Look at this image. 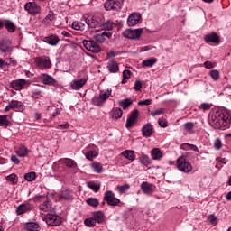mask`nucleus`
I'll return each mask as SVG.
<instances>
[{
	"label": "nucleus",
	"instance_id": "56",
	"mask_svg": "<svg viewBox=\"0 0 231 231\" xmlns=\"http://www.w3.org/2000/svg\"><path fill=\"white\" fill-rule=\"evenodd\" d=\"M184 129H185V131H188L189 133H190V131H192V129H194V123H192V122L185 123Z\"/></svg>",
	"mask_w": 231,
	"mask_h": 231
},
{
	"label": "nucleus",
	"instance_id": "40",
	"mask_svg": "<svg viewBox=\"0 0 231 231\" xmlns=\"http://www.w3.org/2000/svg\"><path fill=\"white\" fill-rule=\"evenodd\" d=\"M10 116H0V127H8L10 125Z\"/></svg>",
	"mask_w": 231,
	"mask_h": 231
},
{
	"label": "nucleus",
	"instance_id": "50",
	"mask_svg": "<svg viewBox=\"0 0 231 231\" xmlns=\"http://www.w3.org/2000/svg\"><path fill=\"white\" fill-rule=\"evenodd\" d=\"M55 17L53 16V11H50L47 16L43 19L44 24H50Z\"/></svg>",
	"mask_w": 231,
	"mask_h": 231
},
{
	"label": "nucleus",
	"instance_id": "43",
	"mask_svg": "<svg viewBox=\"0 0 231 231\" xmlns=\"http://www.w3.org/2000/svg\"><path fill=\"white\" fill-rule=\"evenodd\" d=\"M113 24L112 21H106L104 23H101V28L103 32H111V30H113Z\"/></svg>",
	"mask_w": 231,
	"mask_h": 231
},
{
	"label": "nucleus",
	"instance_id": "5",
	"mask_svg": "<svg viewBox=\"0 0 231 231\" xmlns=\"http://www.w3.org/2000/svg\"><path fill=\"white\" fill-rule=\"evenodd\" d=\"M82 44L86 50L91 51L92 53H99L101 50L100 45H98L93 40H83Z\"/></svg>",
	"mask_w": 231,
	"mask_h": 231
},
{
	"label": "nucleus",
	"instance_id": "15",
	"mask_svg": "<svg viewBox=\"0 0 231 231\" xmlns=\"http://www.w3.org/2000/svg\"><path fill=\"white\" fill-rule=\"evenodd\" d=\"M26 84H28V81L24 79H20L16 80H13L11 82V88L13 89H15V91H21V89H24L26 88Z\"/></svg>",
	"mask_w": 231,
	"mask_h": 231
},
{
	"label": "nucleus",
	"instance_id": "39",
	"mask_svg": "<svg viewBox=\"0 0 231 231\" xmlns=\"http://www.w3.org/2000/svg\"><path fill=\"white\" fill-rule=\"evenodd\" d=\"M40 210H42V212H51V202L49 200L43 202L42 205H40Z\"/></svg>",
	"mask_w": 231,
	"mask_h": 231
},
{
	"label": "nucleus",
	"instance_id": "26",
	"mask_svg": "<svg viewBox=\"0 0 231 231\" xmlns=\"http://www.w3.org/2000/svg\"><path fill=\"white\" fill-rule=\"evenodd\" d=\"M106 68L110 73H118V70L120 69L118 63L115 60L109 61Z\"/></svg>",
	"mask_w": 231,
	"mask_h": 231
},
{
	"label": "nucleus",
	"instance_id": "35",
	"mask_svg": "<svg viewBox=\"0 0 231 231\" xmlns=\"http://www.w3.org/2000/svg\"><path fill=\"white\" fill-rule=\"evenodd\" d=\"M142 133H143V136H146V137L151 136V134H152V125L146 124L144 126H143Z\"/></svg>",
	"mask_w": 231,
	"mask_h": 231
},
{
	"label": "nucleus",
	"instance_id": "61",
	"mask_svg": "<svg viewBox=\"0 0 231 231\" xmlns=\"http://www.w3.org/2000/svg\"><path fill=\"white\" fill-rule=\"evenodd\" d=\"M199 109H202V111H208V109H210V105L208 103H202L199 106Z\"/></svg>",
	"mask_w": 231,
	"mask_h": 231
},
{
	"label": "nucleus",
	"instance_id": "18",
	"mask_svg": "<svg viewBox=\"0 0 231 231\" xmlns=\"http://www.w3.org/2000/svg\"><path fill=\"white\" fill-rule=\"evenodd\" d=\"M60 39H59V36L55 34H51L50 36L43 38V42H46L47 44H50V46H57L60 42Z\"/></svg>",
	"mask_w": 231,
	"mask_h": 231
},
{
	"label": "nucleus",
	"instance_id": "46",
	"mask_svg": "<svg viewBox=\"0 0 231 231\" xmlns=\"http://www.w3.org/2000/svg\"><path fill=\"white\" fill-rule=\"evenodd\" d=\"M129 189H131V186H129V184H125L122 186H117L116 188V190H117L119 192V194H125V192H127V190H129Z\"/></svg>",
	"mask_w": 231,
	"mask_h": 231
},
{
	"label": "nucleus",
	"instance_id": "29",
	"mask_svg": "<svg viewBox=\"0 0 231 231\" xmlns=\"http://www.w3.org/2000/svg\"><path fill=\"white\" fill-rule=\"evenodd\" d=\"M158 62V59L156 58H150L147 60H143L142 67L143 68H152L154 64Z\"/></svg>",
	"mask_w": 231,
	"mask_h": 231
},
{
	"label": "nucleus",
	"instance_id": "60",
	"mask_svg": "<svg viewBox=\"0 0 231 231\" xmlns=\"http://www.w3.org/2000/svg\"><path fill=\"white\" fill-rule=\"evenodd\" d=\"M134 89L135 91H140V89H142V81L136 80L134 86Z\"/></svg>",
	"mask_w": 231,
	"mask_h": 231
},
{
	"label": "nucleus",
	"instance_id": "1",
	"mask_svg": "<svg viewBox=\"0 0 231 231\" xmlns=\"http://www.w3.org/2000/svg\"><path fill=\"white\" fill-rule=\"evenodd\" d=\"M111 93H113V90L111 88L100 90V93L98 96H95L92 98V103L94 106H104L106 104V100L111 97Z\"/></svg>",
	"mask_w": 231,
	"mask_h": 231
},
{
	"label": "nucleus",
	"instance_id": "10",
	"mask_svg": "<svg viewBox=\"0 0 231 231\" xmlns=\"http://www.w3.org/2000/svg\"><path fill=\"white\" fill-rule=\"evenodd\" d=\"M143 29H126L123 32V36L126 39H140Z\"/></svg>",
	"mask_w": 231,
	"mask_h": 231
},
{
	"label": "nucleus",
	"instance_id": "2",
	"mask_svg": "<svg viewBox=\"0 0 231 231\" xmlns=\"http://www.w3.org/2000/svg\"><path fill=\"white\" fill-rule=\"evenodd\" d=\"M177 168L181 172L185 174H189V172H192V164L190 162L187 161V159L183 156H180L177 160Z\"/></svg>",
	"mask_w": 231,
	"mask_h": 231
},
{
	"label": "nucleus",
	"instance_id": "20",
	"mask_svg": "<svg viewBox=\"0 0 231 231\" xmlns=\"http://www.w3.org/2000/svg\"><path fill=\"white\" fill-rule=\"evenodd\" d=\"M0 51L2 53H10V51H12V43L6 40L1 41L0 42Z\"/></svg>",
	"mask_w": 231,
	"mask_h": 231
},
{
	"label": "nucleus",
	"instance_id": "36",
	"mask_svg": "<svg viewBox=\"0 0 231 231\" xmlns=\"http://www.w3.org/2000/svg\"><path fill=\"white\" fill-rule=\"evenodd\" d=\"M139 162L142 165H144L145 167H147L148 165H151V158H149L148 155H145V153L140 154Z\"/></svg>",
	"mask_w": 231,
	"mask_h": 231
},
{
	"label": "nucleus",
	"instance_id": "64",
	"mask_svg": "<svg viewBox=\"0 0 231 231\" xmlns=\"http://www.w3.org/2000/svg\"><path fill=\"white\" fill-rule=\"evenodd\" d=\"M158 124L160 125V127H167V121L163 120V119H159Z\"/></svg>",
	"mask_w": 231,
	"mask_h": 231
},
{
	"label": "nucleus",
	"instance_id": "44",
	"mask_svg": "<svg viewBox=\"0 0 231 231\" xmlns=\"http://www.w3.org/2000/svg\"><path fill=\"white\" fill-rule=\"evenodd\" d=\"M180 149L183 151H198V146L190 143H183L180 145Z\"/></svg>",
	"mask_w": 231,
	"mask_h": 231
},
{
	"label": "nucleus",
	"instance_id": "24",
	"mask_svg": "<svg viewBox=\"0 0 231 231\" xmlns=\"http://www.w3.org/2000/svg\"><path fill=\"white\" fill-rule=\"evenodd\" d=\"M141 189L143 192V194H146V196H151L152 194V184L144 181L141 184Z\"/></svg>",
	"mask_w": 231,
	"mask_h": 231
},
{
	"label": "nucleus",
	"instance_id": "32",
	"mask_svg": "<svg viewBox=\"0 0 231 231\" xmlns=\"http://www.w3.org/2000/svg\"><path fill=\"white\" fill-rule=\"evenodd\" d=\"M92 217L96 220V223H98L99 225L104 223V213L102 211L93 212Z\"/></svg>",
	"mask_w": 231,
	"mask_h": 231
},
{
	"label": "nucleus",
	"instance_id": "27",
	"mask_svg": "<svg viewBox=\"0 0 231 231\" xmlns=\"http://www.w3.org/2000/svg\"><path fill=\"white\" fill-rule=\"evenodd\" d=\"M30 208H32V207L30 206L29 203L22 204V205L18 206V208H16V214H17V216L26 214V212H28V210H30Z\"/></svg>",
	"mask_w": 231,
	"mask_h": 231
},
{
	"label": "nucleus",
	"instance_id": "51",
	"mask_svg": "<svg viewBox=\"0 0 231 231\" xmlns=\"http://www.w3.org/2000/svg\"><path fill=\"white\" fill-rule=\"evenodd\" d=\"M209 75L213 80H219V70L212 69L210 70Z\"/></svg>",
	"mask_w": 231,
	"mask_h": 231
},
{
	"label": "nucleus",
	"instance_id": "53",
	"mask_svg": "<svg viewBox=\"0 0 231 231\" xmlns=\"http://www.w3.org/2000/svg\"><path fill=\"white\" fill-rule=\"evenodd\" d=\"M6 66H17V61L14 58H7L4 60Z\"/></svg>",
	"mask_w": 231,
	"mask_h": 231
},
{
	"label": "nucleus",
	"instance_id": "28",
	"mask_svg": "<svg viewBox=\"0 0 231 231\" xmlns=\"http://www.w3.org/2000/svg\"><path fill=\"white\" fill-rule=\"evenodd\" d=\"M122 115H124V111H122V109L118 107L113 108L110 112L111 118H114L115 120L122 118Z\"/></svg>",
	"mask_w": 231,
	"mask_h": 231
},
{
	"label": "nucleus",
	"instance_id": "31",
	"mask_svg": "<svg viewBox=\"0 0 231 231\" xmlns=\"http://www.w3.org/2000/svg\"><path fill=\"white\" fill-rule=\"evenodd\" d=\"M151 156L152 160H162V158H163V153L161 149L154 148L151 151Z\"/></svg>",
	"mask_w": 231,
	"mask_h": 231
},
{
	"label": "nucleus",
	"instance_id": "8",
	"mask_svg": "<svg viewBox=\"0 0 231 231\" xmlns=\"http://www.w3.org/2000/svg\"><path fill=\"white\" fill-rule=\"evenodd\" d=\"M209 125L214 129H222L223 130V123L221 121V114L216 113L211 116L209 120Z\"/></svg>",
	"mask_w": 231,
	"mask_h": 231
},
{
	"label": "nucleus",
	"instance_id": "14",
	"mask_svg": "<svg viewBox=\"0 0 231 231\" xmlns=\"http://www.w3.org/2000/svg\"><path fill=\"white\" fill-rule=\"evenodd\" d=\"M138 115H139L138 109H134L131 112L129 117L126 120L125 127L127 129H129V128L133 127V125H134V124L136 123V120H138Z\"/></svg>",
	"mask_w": 231,
	"mask_h": 231
},
{
	"label": "nucleus",
	"instance_id": "34",
	"mask_svg": "<svg viewBox=\"0 0 231 231\" xmlns=\"http://www.w3.org/2000/svg\"><path fill=\"white\" fill-rule=\"evenodd\" d=\"M60 199H64L67 201H71L73 199V196L71 195V191L69 189H65L60 192Z\"/></svg>",
	"mask_w": 231,
	"mask_h": 231
},
{
	"label": "nucleus",
	"instance_id": "47",
	"mask_svg": "<svg viewBox=\"0 0 231 231\" xmlns=\"http://www.w3.org/2000/svg\"><path fill=\"white\" fill-rule=\"evenodd\" d=\"M131 79V70L125 69L123 71V80L122 84H127V80Z\"/></svg>",
	"mask_w": 231,
	"mask_h": 231
},
{
	"label": "nucleus",
	"instance_id": "33",
	"mask_svg": "<svg viewBox=\"0 0 231 231\" xmlns=\"http://www.w3.org/2000/svg\"><path fill=\"white\" fill-rule=\"evenodd\" d=\"M25 230L29 231H39L41 230V226H39V224L35 222H28L24 225Z\"/></svg>",
	"mask_w": 231,
	"mask_h": 231
},
{
	"label": "nucleus",
	"instance_id": "19",
	"mask_svg": "<svg viewBox=\"0 0 231 231\" xmlns=\"http://www.w3.org/2000/svg\"><path fill=\"white\" fill-rule=\"evenodd\" d=\"M40 79L42 84H44L45 86H53L57 82V80H55L53 77L48 74H42Z\"/></svg>",
	"mask_w": 231,
	"mask_h": 231
},
{
	"label": "nucleus",
	"instance_id": "16",
	"mask_svg": "<svg viewBox=\"0 0 231 231\" xmlns=\"http://www.w3.org/2000/svg\"><path fill=\"white\" fill-rule=\"evenodd\" d=\"M86 82H88V79L86 78H81L80 79H75L70 83V88L74 91H79L86 86Z\"/></svg>",
	"mask_w": 231,
	"mask_h": 231
},
{
	"label": "nucleus",
	"instance_id": "59",
	"mask_svg": "<svg viewBox=\"0 0 231 231\" xmlns=\"http://www.w3.org/2000/svg\"><path fill=\"white\" fill-rule=\"evenodd\" d=\"M204 66L207 69H212V68H216V64L212 63V61H205Z\"/></svg>",
	"mask_w": 231,
	"mask_h": 231
},
{
	"label": "nucleus",
	"instance_id": "42",
	"mask_svg": "<svg viewBox=\"0 0 231 231\" xmlns=\"http://www.w3.org/2000/svg\"><path fill=\"white\" fill-rule=\"evenodd\" d=\"M87 205L89 207H93L94 208L98 207L100 205V202L98 201V199L96 198H88L86 199Z\"/></svg>",
	"mask_w": 231,
	"mask_h": 231
},
{
	"label": "nucleus",
	"instance_id": "57",
	"mask_svg": "<svg viewBox=\"0 0 231 231\" xmlns=\"http://www.w3.org/2000/svg\"><path fill=\"white\" fill-rule=\"evenodd\" d=\"M138 106H151V104H152V99H144L142 101H139Z\"/></svg>",
	"mask_w": 231,
	"mask_h": 231
},
{
	"label": "nucleus",
	"instance_id": "45",
	"mask_svg": "<svg viewBox=\"0 0 231 231\" xmlns=\"http://www.w3.org/2000/svg\"><path fill=\"white\" fill-rule=\"evenodd\" d=\"M90 167L93 169L94 171H96L97 174H100L102 172V164L100 162H94L90 164Z\"/></svg>",
	"mask_w": 231,
	"mask_h": 231
},
{
	"label": "nucleus",
	"instance_id": "6",
	"mask_svg": "<svg viewBox=\"0 0 231 231\" xmlns=\"http://www.w3.org/2000/svg\"><path fill=\"white\" fill-rule=\"evenodd\" d=\"M43 221L50 226H59L62 223L60 217L53 214H47V216L43 218Z\"/></svg>",
	"mask_w": 231,
	"mask_h": 231
},
{
	"label": "nucleus",
	"instance_id": "9",
	"mask_svg": "<svg viewBox=\"0 0 231 231\" xmlns=\"http://www.w3.org/2000/svg\"><path fill=\"white\" fill-rule=\"evenodd\" d=\"M85 23L88 28H98V26H101L102 24V18L97 15L88 16L85 19Z\"/></svg>",
	"mask_w": 231,
	"mask_h": 231
},
{
	"label": "nucleus",
	"instance_id": "7",
	"mask_svg": "<svg viewBox=\"0 0 231 231\" xmlns=\"http://www.w3.org/2000/svg\"><path fill=\"white\" fill-rule=\"evenodd\" d=\"M24 10L30 14V15H38L41 14V6L37 5L35 2H27L24 5Z\"/></svg>",
	"mask_w": 231,
	"mask_h": 231
},
{
	"label": "nucleus",
	"instance_id": "3",
	"mask_svg": "<svg viewBox=\"0 0 231 231\" xmlns=\"http://www.w3.org/2000/svg\"><path fill=\"white\" fill-rule=\"evenodd\" d=\"M104 201L109 205V207H118L120 203V199L115 197V193L112 190H107L103 198Z\"/></svg>",
	"mask_w": 231,
	"mask_h": 231
},
{
	"label": "nucleus",
	"instance_id": "25",
	"mask_svg": "<svg viewBox=\"0 0 231 231\" xmlns=\"http://www.w3.org/2000/svg\"><path fill=\"white\" fill-rule=\"evenodd\" d=\"M11 106H13V111L23 112L24 111V104L21 101L12 100Z\"/></svg>",
	"mask_w": 231,
	"mask_h": 231
},
{
	"label": "nucleus",
	"instance_id": "4",
	"mask_svg": "<svg viewBox=\"0 0 231 231\" xmlns=\"http://www.w3.org/2000/svg\"><path fill=\"white\" fill-rule=\"evenodd\" d=\"M34 62L40 69H50L51 68V61L48 56L35 58Z\"/></svg>",
	"mask_w": 231,
	"mask_h": 231
},
{
	"label": "nucleus",
	"instance_id": "62",
	"mask_svg": "<svg viewBox=\"0 0 231 231\" xmlns=\"http://www.w3.org/2000/svg\"><path fill=\"white\" fill-rule=\"evenodd\" d=\"M217 221V217L214 216V215H210L208 217V222L211 224V225H216Z\"/></svg>",
	"mask_w": 231,
	"mask_h": 231
},
{
	"label": "nucleus",
	"instance_id": "52",
	"mask_svg": "<svg viewBox=\"0 0 231 231\" xmlns=\"http://www.w3.org/2000/svg\"><path fill=\"white\" fill-rule=\"evenodd\" d=\"M72 28H73V30H76V31L84 30V23H82L80 22H73Z\"/></svg>",
	"mask_w": 231,
	"mask_h": 231
},
{
	"label": "nucleus",
	"instance_id": "55",
	"mask_svg": "<svg viewBox=\"0 0 231 231\" xmlns=\"http://www.w3.org/2000/svg\"><path fill=\"white\" fill-rule=\"evenodd\" d=\"M88 187L94 192H98L100 190V185H96L92 182L88 183Z\"/></svg>",
	"mask_w": 231,
	"mask_h": 231
},
{
	"label": "nucleus",
	"instance_id": "11",
	"mask_svg": "<svg viewBox=\"0 0 231 231\" xmlns=\"http://www.w3.org/2000/svg\"><path fill=\"white\" fill-rule=\"evenodd\" d=\"M109 37H111V33L106 32V31H97L93 35L94 41H96V42H98L99 44L105 42L106 39H109Z\"/></svg>",
	"mask_w": 231,
	"mask_h": 231
},
{
	"label": "nucleus",
	"instance_id": "63",
	"mask_svg": "<svg viewBox=\"0 0 231 231\" xmlns=\"http://www.w3.org/2000/svg\"><path fill=\"white\" fill-rule=\"evenodd\" d=\"M214 147L217 151H219V149H221V140L220 139L215 140Z\"/></svg>",
	"mask_w": 231,
	"mask_h": 231
},
{
	"label": "nucleus",
	"instance_id": "49",
	"mask_svg": "<svg viewBox=\"0 0 231 231\" xmlns=\"http://www.w3.org/2000/svg\"><path fill=\"white\" fill-rule=\"evenodd\" d=\"M84 224L86 225V226H89V227L97 226V222L93 218V217L90 218H86L84 221Z\"/></svg>",
	"mask_w": 231,
	"mask_h": 231
},
{
	"label": "nucleus",
	"instance_id": "37",
	"mask_svg": "<svg viewBox=\"0 0 231 231\" xmlns=\"http://www.w3.org/2000/svg\"><path fill=\"white\" fill-rule=\"evenodd\" d=\"M118 106L122 107V109H127V107L133 106V100L129 98L119 100Z\"/></svg>",
	"mask_w": 231,
	"mask_h": 231
},
{
	"label": "nucleus",
	"instance_id": "58",
	"mask_svg": "<svg viewBox=\"0 0 231 231\" xmlns=\"http://www.w3.org/2000/svg\"><path fill=\"white\" fill-rule=\"evenodd\" d=\"M152 116H160V115H163V108H160L150 113Z\"/></svg>",
	"mask_w": 231,
	"mask_h": 231
},
{
	"label": "nucleus",
	"instance_id": "38",
	"mask_svg": "<svg viewBox=\"0 0 231 231\" xmlns=\"http://www.w3.org/2000/svg\"><path fill=\"white\" fill-rule=\"evenodd\" d=\"M30 152V151L28 150V148H26L25 146H21L18 150H16L15 153L17 154V156H19L20 158H24L26 156H28V153Z\"/></svg>",
	"mask_w": 231,
	"mask_h": 231
},
{
	"label": "nucleus",
	"instance_id": "54",
	"mask_svg": "<svg viewBox=\"0 0 231 231\" xmlns=\"http://www.w3.org/2000/svg\"><path fill=\"white\" fill-rule=\"evenodd\" d=\"M7 181H11L14 185L17 183V175L12 173L6 177Z\"/></svg>",
	"mask_w": 231,
	"mask_h": 231
},
{
	"label": "nucleus",
	"instance_id": "13",
	"mask_svg": "<svg viewBox=\"0 0 231 231\" xmlns=\"http://www.w3.org/2000/svg\"><path fill=\"white\" fill-rule=\"evenodd\" d=\"M220 119L222 122L223 130L228 129L231 124V115L227 111H224L220 114Z\"/></svg>",
	"mask_w": 231,
	"mask_h": 231
},
{
	"label": "nucleus",
	"instance_id": "30",
	"mask_svg": "<svg viewBox=\"0 0 231 231\" xmlns=\"http://www.w3.org/2000/svg\"><path fill=\"white\" fill-rule=\"evenodd\" d=\"M4 26L5 27L7 32H9V33H14V32H15L16 26L14 23L10 20H4Z\"/></svg>",
	"mask_w": 231,
	"mask_h": 231
},
{
	"label": "nucleus",
	"instance_id": "41",
	"mask_svg": "<svg viewBox=\"0 0 231 231\" xmlns=\"http://www.w3.org/2000/svg\"><path fill=\"white\" fill-rule=\"evenodd\" d=\"M97 156H98V152H97L96 149L88 150V152L85 153V157L90 162L93 161L94 158H97Z\"/></svg>",
	"mask_w": 231,
	"mask_h": 231
},
{
	"label": "nucleus",
	"instance_id": "48",
	"mask_svg": "<svg viewBox=\"0 0 231 231\" xmlns=\"http://www.w3.org/2000/svg\"><path fill=\"white\" fill-rule=\"evenodd\" d=\"M35 178H37V175L35 174L34 171H31L24 175V180L26 181H34Z\"/></svg>",
	"mask_w": 231,
	"mask_h": 231
},
{
	"label": "nucleus",
	"instance_id": "21",
	"mask_svg": "<svg viewBox=\"0 0 231 231\" xmlns=\"http://www.w3.org/2000/svg\"><path fill=\"white\" fill-rule=\"evenodd\" d=\"M60 163L68 167V169H77V162L70 158L60 159Z\"/></svg>",
	"mask_w": 231,
	"mask_h": 231
},
{
	"label": "nucleus",
	"instance_id": "17",
	"mask_svg": "<svg viewBox=\"0 0 231 231\" xmlns=\"http://www.w3.org/2000/svg\"><path fill=\"white\" fill-rule=\"evenodd\" d=\"M142 19V14L139 13H133L128 16L127 24L128 26H136L140 20Z\"/></svg>",
	"mask_w": 231,
	"mask_h": 231
},
{
	"label": "nucleus",
	"instance_id": "22",
	"mask_svg": "<svg viewBox=\"0 0 231 231\" xmlns=\"http://www.w3.org/2000/svg\"><path fill=\"white\" fill-rule=\"evenodd\" d=\"M204 41L206 42H213V44H219V36H217V33L212 32L210 34H207L204 37Z\"/></svg>",
	"mask_w": 231,
	"mask_h": 231
},
{
	"label": "nucleus",
	"instance_id": "12",
	"mask_svg": "<svg viewBox=\"0 0 231 231\" xmlns=\"http://www.w3.org/2000/svg\"><path fill=\"white\" fill-rule=\"evenodd\" d=\"M105 9L107 11L116 10L118 12L122 9V4L118 1L108 0L104 4Z\"/></svg>",
	"mask_w": 231,
	"mask_h": 231
},
{
	"label": "nucleus",
	"instance_id": "23",
	"mask_svg": "<svg viewBox=\"0 0 231 231\" xmlns=\"http://www.w3.org/2000/svg\"><path fill=\"white\" fill-rule=\"evenodd\" d=\"M121 156H124L126 160L130 162H134L136 160V153L133 150H125L121 152Z\"/></svg>",
	"mask_w": 231,
	"mask_h": 231
}]
</instances>
